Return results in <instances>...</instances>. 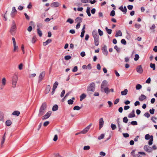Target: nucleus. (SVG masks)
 Instances as JSON below:
<instances>
[{
    "mask_svg": "<svg viewBox=\"0 0 157 157\" xmlns=\"http://www.w3.org/2000/svg\"><path fill=\"white\" fill-rule=\"evenodd\" d=\"M6 80L5 78H2V84H0V89H2L6 84Z\"/></svg>",
    "mask_w": 157,
    "mask_h": 157,
    "instance_id": "nucleus-9",
    "label": "nucleus"
},
{
    "mask_svg": "<svg viewBox=\"0 0 157 157\" xmlns=\"http://www.w3.org/2000/svg\"><path fill=\"white\" fill-rule=\"evenodd\" d=\"M95 45L97 46L99 43V36L94 38Z\"/></svg>",
    "mask_w": 157,
    "mask_h": 157,
    "instance_id": "nucleus-16",
    "label": "nucleus"
},
{
    "mask_svg": "<svg viewBox=\"0 0 157 157\" xmlns=\"http://www.w3.org/2000/svg\"><path fill=\"white\" fill-rule=\"evenodd\" d=\"M92 35L94 38L99 36L98 34L97 31L96 30H94L92 32Z\"/></svg>",
    "mask_w": 157,
    "mask_h": 157,
    "instance_id": "nucleus-19",
    "label": "nucleus"
},
{
    "mask_svg": "<svg viewBox=\"0 0 157 157\" xmlns=\"http://www.w3.org/2000/svg\"><path fill=\"white\" fill-rule=\"evenodd\" d=\"M123 121L124 122L126 123L128 122V119L126 117H125L123 118Z\"/></svg>",
    "mask_w": 157,
    "mask_h": 157,
    "instance_id": "nucleus-42",
    "label": "nucleus"
},
{
    "mask_svg": "<svg viewBox=\"0 0 157 157\" xmlns=\"http://www.w3.org/2000/svg\"><path fill=\"white\" fill-rule=\"evenodd\" d=\"M139 58V56L138 55L136 54L135 56L134 59L135 61H137Z\"/></svg>",
    "mask_w": 157,
    "mask_h": 157,
    "instance_id": "nucleus-45",
    "label": "nucleus"
},
{
    "mask_svg": "<svg viewBox=\"0 0 157 157\" xmlns=\"http://www.w3.org/2000/svg\"><path fill=\"white\" fill-rule=\"evenodd\" d=\"M145 138L146 140H148L150 139V136L149 134H147L145 135Z\"/></svg>",
    "mask_w": 157,
    "mask_h": 157,
    "instance_id": "nucleus-47",
    "label": "nucleus"
},
{
    "mask_svg": "<svg viewBox=\"0 0 157 157\" xmlns=\"http://www.w3.org/2000/svg\"><path fill=\"white\" fill-rule=\"evenodd\" d=\"M81 109V107L78 105L74 106L73 108L74 110H79Z\"/></svg>",
    "mask_w": 157,
    "mask_h": 157,
    "instance_id": "nucleus-40",
    "label": "nucleus"
},
{
    "mask_svg": "<svg viewBox=\"0 0 157 157\" xmlns=\"http://www.w3.org/2000/svg\"><path fill=\"white\" fill-rule=\"evenodd\" d=\"M153 136L152 135L150 136V139L149 140L148 142V144L149 145H152L153 144L152 142L153 141Z\"/></svg>",
    "mask_w": 157,
    "mask_h": 157,
    "instance_id": "nucleus-26",
    "label": "nucleus"
},
{
    "mask_svg": "<svg viewBox=\"0 0 157 157\" xmlns=\"http://www.w3.org/2000/svg\"><path fill=\"white\" fill-rule=\"evenodd\" d=\"M90 8L89 7H88L86 9V12L87 14L88 15L89 17H90L91 16V14L90 13Z\"/></svg>",
    "mask_w": 157,
    "mask_h": 157,
    "instance_id": "nucleus-31",
    "label": "nucleus"
},
{
    "mask_svg": "<svg viewBox=\"0 0 157 157\" xmlns=\"http://www.w3.org/2000/svg\"><path fill=\"white\" fill-rule=\"evenodd\" d=\"M151 79L150 78H149L146 81V83H150L151 82Z\"/></svg>",
    "mask_w": 157,
    "mask_h": 157,
    "instance_id": "nucleus-64",
    "label": "nucleus"
},
{
    "mask_svg": "<svg viewBox=\"0 0 157 157\" xmlns=\"http://www.w3.org/2000/svg\"><path fill=\"white\" fill-rule=\"evenodd\" d=\"M17 11L15 7H13L12 8V10L11 12L10 15L12 17H13L17 13Z\"/></svg>",
    "mask_w": 157,
    "mask_h": 157,
    "instance_id": "nucleus-12",
    "label": "nucleus"
},
{
    "mask_svg": "<svg viewBox=\"0 0 157 157\" xmlns=\"http://www.w3.org/2000/svg\"><path fill=\"white\" fill-rule=\"evenodd\" d=\"M104 91L105 93L106 94H108L110 92V90L108 87L104 88L103 89V91Z\"/></svg>",
    "mask_w": 157,
    "mask_h": 157,
    "instance_id": "nucleus-29",
    "label": "nucleus"
},
{
    "mask_svg": "<svg viewBox=\"0 0 157 157\" xmlns=\"http://www.w3.org/2000/svg\"><path fill=\"white\" fill-rule=\"evenodd\" d=\"M114 48L118 52H120V49L117 46V45H116L114 46Z\"/></svg>",
    "mask_w": 157,
    "mask_h": 157,
    "instance_id": "nucleus-60",
    "label": "nucleus"
},
{
    "mask_svg": "<svg viewBox=\"0 0 157 157\" xmlns=\"http://www.w3.org/2000/svg\"><path fill=\"white\" fill-rule=\"evenodd\" d=\"M122 36V33L121 30H119L118 31L116 32L115 36L116 37H117L119 36Z\"/></svg>",
    "mask_w": 157,
    "mask_h": 157,
    "instance_id": "nucleus-22",
    "label": "nucleus"
},
{
    "mask_svg": "<svg viewBox=\"0 0 157 157\" xmlns=\"http://www.w3.org/2000/svg\"><path fill=\"white\" fill-rule=\"evenodd\" d=\"M144 149L145 151L148 152H151L152 151V147L147 145H145L144 146Z\"/></svg>",
    "mask_w": 157,
    "mask_h": 157,
    "instance_id": "nucleus-7",
    "label": "nucleus"
},
{
    "mask_svg": "<svg viewBox=\"0 0 157 157\" xmlns=\"http://www.w3.org/2000/svg\"><path fill=\"white\" fill-rule=\"evenodd\" d=\"M16 28V27L15 21H13L12 24L11 29L10 31V33L13 35H14L15 33Z\"/></svg>",
    "mask_w": 157,
    "mask_h": 157,
    "instance_id": "nucleus-3",
    "label": "nucleus"
},
{
    "mask_svg": "<svg viewBox=\"0 0 157 157\" xmlns=\"http://www.w3.org/2000/svg\"><path fill=\"white\" fill-rule=\"evenodd\" d=\"M58 139V136L57 135H55L54 138L53 139V140L54 141H57Z\"/></svg>",
    "mask_w": 157,
    "mask_h": 157,
    "instance_id": "nucleus-63",
    "label": "nucleus"
},
{
    "mask_svg": "<svg viewBox=\"0 0 157 157\" xmlns=\"http://www.w3.org/2000/svg\"><path fill=\"white\" fill-rule=\"evenodd\" d=\"M51 41L52 40L51 39H48L45 42H43V45L45 46L51 43Z\"/></svg>",
    "mask_w": 157,
    "mask_h": 157,
    "instance_id": "nucleus-23",
    "label": "nucleus"
},
{
    "mask_svg": "<svg viewBox=\"0 0 157 157\" xmlns=\"http://www.w3.org/2000/svg\"><path fill=\"white\" fill-rule=\"evenodd\" d=\"M92 125V124L90 123L88 126L86 127L84 129H83L82 131L80 132V133H81L82 134H85L87 132L90 128L91 126Z\"/></svg>",
    "mask_w": 157,
    "mask_h": 157,
    "instance_id": "nucleus-5",
    "label": "nucleus"
},
{
    "mask_svg": "<svg viewBox=\"0 0 157 157\" xmlns=\"http://www.w3.org/2000/svg\"><path fill=\"white\" fill-rule=\"evenodd\" d=\"M105 29L107 32L109 34H110L112 33V30L110 29H109L108 27H106Z\"/></svg>",
    "mask_w": 157,
    "mask_h": 157,
    "instance_id": "nucleus-35",
    "label": "nucleus"
},
{
    "mask_svg": "<svg viewBox=\"0 0 157 157\" xmlns=\"http://www.w3.org/2000/svg\"><path fill=\"white\" fill-rule=\"evenodd\" d=\"M46 109L47 104L45 102H44L42 103L39 109L38 114V116L40 117L43 115L46 112Z\"/></svg>",
    "mask_w": 157,
    "mask_h": 157,
    "instance_id": "nucleus-1",
    "label": "nucleus"
},
{
    "mask_svg": "<svg viewBox=\"0 0 157 157\" xmlns=\"http://www.w3.org/2000/svg\"><path fill=\"white\" fill-rule=\"evenodd\" d=\"M80 55L82 57H84L86 56L85 53L84 52H82L80 53Z\"/></svg>",
    "mask_w": 157,
    "mask_h": 157,
    "instance_id": "nucleus-61",
    "label": "nucleus"
},
{
    "mask_svg": "<svg viewBox=\"0 0 157 157\" xmlns=\"http://www.w3.org/2000/svg\"><path fill=\"white\" fill-rule=\"evenodd\" d=\"M144 116L147 118H148L150 117V115L148 113L146 112L144 114Z\"/></svg>",
    "mask_w": 157,
    "mask_h": 157,
    "instance_id": "nucleus-59",
    "label": "nucleus"
},
{
    "mask_svg": "<svg viewBox=\"0 0 157 157\" xmlns=\"http://www.w3.org/2000/svg\"><path fill=\"white\" fill-rule=\"evenodd\" d=\"M74 101L72 100L69 99L68 101L67 102L69 105H72Z\"/></svg>",
    "mask_w": 157,
    "mask_h": 157,
    "instance_id": "nucleus-48",
    "label": "nucleus"
},
{
    "mask_svg": "<svg viewBox=\"0 0 157 157\" xmlns=\"http://www.w3.org/2000/svg\"><path fill=\"white\" fill-rule=\"evenodd\" d=\"M102 52L105 55L107 56L108 54V52L107 49V47L106 45H104L102 49Z\"/></svg>",
    "mask_w": 157,
    "mask_h": 157,
    "instance_id": "nucleus-11",
    "label": "nucleus"
},
{
    "mask_svg": "<svg viewBox=\"0 0 157 157\" xmlns=\"http://www.w3.org/2000/svg\"><path fill=\"white\" fill-rule=\"evenodd\" d=\"M64 58L65 60H68L71 58V56L69 55L66 56H65Z\"/></svg>",
    "mask_w": 157,
    "mask_h": 157,
    "instance_id": "nucleus-52",
    "label": "nucleus"
},
{
    "mask_svg": "<svg viewBox=\"0 0 157 157\" xmlns=\"http://www.w3.org/2000/svg\"><path fill=\"white\" fill-rule=\"evenodd\" d=\"M51 89V86L50 85H48L46 86V89L45 90V93L46 94H47L50 91Z\"/></svg>",
    "mask_w": 157,
    "mask_h": 157,
    "instance_id": "nucleus-20",
    "label": "nucleus"
},
{
    "mask_svg": "<svg viewBox=\"0 0 157 157\" xmlns=\"http://www.w3.org/2000/svg\"><path fill=\"white\" fill-rule=\"evenodd\" d=\"M13 51L14 52H17L18 51V46L16 44H13Z\"/></svg>",
    "mask_w": 157,
    "mask_h": 157,
    "instance_id": "nucleus-27",
    "label": "nucleus"
},
{
    "mask_svg": "<svg viewBox=\"0 0 157 157\" xmlns=\"http://www.w3.org/2000/svg\"><path fill=\"white\" fill-rule=\"evenodd\" d=\"M115 15V12L114 10L111 11L110 13V15L112 16H114Z\"/></svg>",
    "mask_w": 157,
    "mask_h": 157,
    "instance_id": "nucleus-56",
    "label": "nucleus"
},
{
    "mask_svg": "<svg viewBox=\"0 0 157 157\" xmlns=\"http://www.w3.org/2000/svg\"><path fill=\"white\" fill-rule=\"evenodd\" d=\"M37 27H38V28L37 29V33L38 35H39V36L40 37H41V36H42V32L40 30V29L39 28V27L38 25H37Z\"/></svg>",
    "mask_w": 157,
    "mask_h": 157,
    "instance_id": "nucleus-25",
    "label": "nucleus"
},
{
    "mask_svg": "<svg viewBox=\"0 0 157 157\" xmlns=\"http://www.w3.org/2000/svg\"><path fill=\"white\" fill-rule=\"evenodd\" d=\"M150 66L151 68L153 69V70H154L155 69V64L154 63H151L150 64Z\"/></svg>",
    "mask_w": 157,
    "mask_h": 157,
    "instance_id": "nucleus-36",
    "label": "nucleus"
},
{
    "mask_svg": "<svg viewBox=\"0 0 157 157\" xmlns=\"http://www.w3.org/2000/svg\"><path fill=\"white\" fill-rule=\"evenodd\" d=\"M155 109L153 108H152L151 109H150L149 110V112L151 114H153L154 113Z\"/></svg>",
    "mask_w": 157,
    "mask_h": 157,
    "instance_id": "nucleus-54",
    "label": "nucleus"
},
{
    "mask_svg": "<svg viewBox=\"0 0 157 157\" xmlns=\"http://www.w3.org/2000/svg\"><path fill=\"white\" fill-rule=\"evenodd\" d=\"M65 94V90H63L61 93L60 97L61 98L63 97L64 96Z\"/></svg>",
    "mask_w": 157,
    "mask_h": 157,
    "instance_id": "nucleus-55",
    "label": "nucleus"
},
{
    "mask_svg": "<svg viewBox=\"0 0 157 157\" xmlns=\"http://www.w3.org/2000/svg\"><path fill=\"white\" fill-rule=\"evenodd\" d=\"M111 128L112 130H114L116 128V125L113 124H112L111 125Z\"/></svg>",
    "mask_w": 157,
    "mask_h": 157,
    "instance_id": "nucleus-46",
    "label": "nucleus"
},
{
    "mask_svg": "<svg viewBox=\"0 0 157 157\" xmlns=\"http://www.w3.org/2000/svg\"><path fill=\"white\" fill-rule=\"evenodd\" d=\"M52 113V112L50 111H48L46 114L43 116L42 118V120H44L48 118L50 116Z\"/></svg>",
    "mask_w": 157,
    "mask_h": 157,
    "instance_id": "nucleus-10",
    "label": "nucleus"
},
{
    "mask_svg": "<svg viewBox=\"0 0 157 157\" xmlns=\"http://www.w3.org/2000/svg\"><path fill=\"white\" fill-rule=\"evenodd\" d=\"M121 43L124 45H125L126 44V42L124 39H122L121 40Z\"/></svg>",
    "mask_w": 157,
    "mask_h": 157,
    "instance_id": "nucleus-53",
    "label": "nucleus"
},
{
    "mask_svg": "<svg viewBox=\"0 0 157 157\" xmlns=\"http://www.w3.org/2000/svg\"><path fill=\"white\" fill-rule=\"evenodd\" d=\"M135 27L137 29H139L141 27L140 25L136 24L135 25Z\"/></svg>",
    "mask_w": 157,
    "mask_h": 157,
    "instance_id": "nucleus-58",
    "label": "nucleus"
},
{
    "mask_svg": "<svg viewBox=\"0 0 157 157\" xmlns=\"http://www.w3.org/2000/svg\"><path fill=\"white\" fill-rule=\"evenodd\" d=\"M20 114V112L18 111H14L12 113V114L14 115H16L18 116Z\"/></svg>",
    "mask_w": 157,
    "mask_h": 157,
    "instance_id": "nucleus-30",
    "label": "nucleus"
},
{
    "mask_svg": "<svg viewBox=\"0 0 157 157\" xmlns=\"http://www.w3.org/2000/svg\"><path fill=\"white\" fill-rule=\"evenodd\" d=\"M136 71L137 72L140 74H141L143 73V69L141 65L138 66L136 68Z\"/></svg>",
    "mask_w": 157,
    "mask_h": 157,
    "instance_id": "nucleus-14",
    "label": "nucleus"
},
{
    "mask_svg": "<svg viewBox=\"0 0 157 157\" xmlns=\"http://www.w3.org/2000/svg\"><path fill=\"white\" fill-rule=\"evenodd\" d=\"M18 80V77L16 75H14L12 80V86L13 88H14L16 87L17 82Z\"/></svg>",
    "mask_w": 157,
    "mask_h": 157,
    "instance_id": "nucleus-4",
    "label": "nucleus"
},
{
    "mask_svg": "<svg viewBox=\"0 0 157 157\" xmlns=\"http://www.w3.org/2000/svg\"><path fill=\"white\" fill-rule=\"evenodd\" d=\"M45 71L42 72L40 75L39 77V82H41L45 75Z\"/></svg>",
    "mask_w": 157,
    "mask_h": 157,
    "instance_id": "nucleus-8",
    "label": "nucleus"
},
{
    "mask_svg": "<svg viewBox=\"0 0 157 157\" xmlns=\"http://www.w3.org/2000/svg\"><path fill=\"white\" fill-rule=\"evenodd\" d=\"M131 124L133 125H136L137 124V123L136 121H133L131 122Z\"/></svg>",
    "mask_w": 157,
    "mask_h": 157,
    "instance_id": "nucleus-50",
    "label": "nucleus"
},
{
    "mask_svg": "<svg viewBox=\"0 0 157 157\" xmlns=\"http://www.w3.org/2000/svg\"><path fill=\"white\" fill-rule=\"evenodd\" d=\"M67 22H69L71 24H72L73 22V20L71 18H68L67 21Z\"/></svg>",
    "mask_w": 157,
    "mask_h": 157,
    "instance_id": "nucleus-41",
    "label": "nucleus"
},
{
    "mask_svg": "<svg viewBox=\"0 0 157 157\" xmlns=\"http://www.w3.org/2000/svg\"><path fill=\"white\" fill-rule=\"evenodd\" d=\"M133 6L132 5H129L127 6V8L129 10H132V9L133 8Z\"/></svg>",
    "mask_w": 157,
    "mask_h": 157,
    "instance_id": "nucleus-57",
    "label": "nucleus"
},
{
    "mask_svg": "<svg viewBox=\"0 0 157 157\" xmlns=\"http://www.w3.org/2000/svg\"><path fill=\"white\" fill-rule=\"evenodd\" d=\"M135 111L134 110H133L128 116V117L129 118H132L135 117Z\"/></svg>",
    "mask_w": 157,
    "mask_h": 157,
    "instance_id": "nucleus-21",
    "label": "nucleus"
},
{
    "mask_svg": "<svg viewBox=\"0 0 157 157\" xmlns=\"http://www.w3.org/2000/svg\"><path fill=\"white\" fill-rule=\"evenodd\" d=\"M107 86L108 84L107 81L105 80L103 81L101 85V91H103L104 88Z\"/></svg>",
    "mask_w": 157,
    "mask_h": 157,
    "instance_id": "nucleus-6",
    "label": "nucleus"
},
{
    "mask_svg": "<svg viewBox=\"0 0 157 157\" xmlns=\"http://www.w3.org/2000/svg\"><path fill=\"white\" fill-rule=\"evenodd\" d=\"M58 107L57 105H55L53 107L52 110L53 111H56L58 109Z\"/></svg>",
    "mask_w": 157,
    "mask_h": 157,
    "instance_id": "nucleus-34",
    "label": "nucleus"
},
{
    "mask_svg": "<svg viewBox=\"0 0 157 157\" xmlns=\"http://www.w3.org/2000/svg\"><path fill=\"white\" fill-rule=\"evenodd\" d=\"M104 124V121L103 120L102 118H101L99 120V129H101V128L103 127Z\"/></svg>",
    "mask_w": 157,
    "mask_h": 157,
    "instance_id": "nucleus-13",
    "label": "nucleus"
},
{
    "mask_svg": "<svg viewBox=\"0 0 157 157\" xmlns=\"http://www.w3.org/2000/svg\"><path fill=\"white\" fill-rule=\"evenodd\" d=\"M98 33L100 36H102L103 35V33L102 31H101L100 29L98 30Z\"/></svg>",
    "mask_w": 157,
    "mask_h": 157,
    "instance_id": "nucleus-43",
    "label": "nucleus"
},
{
    "mask_svg": "<svg viewBox=\"0 0 157 157\" xmlns=\"http://www.w3.org/2000/svg\"><path fill=\"white\" fill-rule=\"evenodd\" d=\"M82 18L80 17H78L75 19L76 22H78V23H80L82 21Z\"/></svg>",
    "mask_w": 157,
    "mask_h": 157,
    "instance_id": "nucleus-24",
    "label": "nucleus"
},
{
    "mask_svg": "<svg viewBox=\"0 0 157 157\" xmlns=\"http://www.w3.org/2000/svg\"><path fill=\"white\" fill-rule=\"evenodd\" d=\"M95 85L94 82H91L87 87V91L90 94H91L95 90Z\"/></svg>",
    "mask_w": 157,
    "mask_h": 157,
    "instance_id": "nucleus-2",
    "label": "nucleus"
},
{
    "mask_svg": "<svg viewBox=\"0 0 157 157\" xmlns=\"http://www.w3.org/2000/svg\"><path fill=\"white\" fill-rule=\"evenodd\" d=\"M86 97V95L84 94H83L80 96V101H82Z\"/></svg>",
    "mask_w": 157,
    "mask_h": 157,
    "instance_id": "nucleus-32",
    "label": "nucleus"
},
{
    "mask_svg": "<svg viewBox=\"0 0 157 157\" xmlns=\"http://www.w3.org/2000/svg\"><path fill=\"white\" fill-rule=\"evenodd\" d=\"M90 149V147L89 146H86L84 147L83 149L84 150H88Z\"/></svg>",
    "mask_w": 157,
    "mask_h": 157,
    "instance_id": "nucleus-51",
    "label": "nucleus"
},
{
    "mask_svg": "<svg viewBox=\"0 0 157 157\" xmlns=\"http://www.w3.org/2000/svg\"><path fill=\"white\" fill-rule=\"evenodd\" d=\"M105 135L104 134H101L100 136L98 137V139L99 140L103 139Z\"/></svg>",
    "mask_w": 157,
    "mask_h": 157,
    "instance_id": "nucleus-44",
    "label": "nucleus"
},
{
    "mask_svg": "<svg viewBox=\"0 0 157 157\" xmlns=\"http://www.w3.org/2000/svg\"><path fill=\"white\" fill-rule=\"evenodd\" d=\"M78 70V67L76 66H75L72 70V71L73 72H76Z\"/></svg>",
    "mask_w": 157,
    "mask_h": 157,
    "instance_id": "nucleus-49",
    "label": "nucleus"
},
{
    "mask_svg": "<svg viewBox=\"0 0 157 157\" xmlns=\"http://www.w3.org/2000/svg\"><path fill=\"white\" fill-rule=\"evenodd\" d=\"M124 137L125 138L128 137H129V134L127 133H123V134Z\"/></svg>",
    "mask_w": 157,
    "mask_h": 157,
    "instance_id": "nucleus-62",
    "label": "nucleus"
},
{
    "mask_svg": "<svg viewBox=\"0 0 157 157\" xmlns=\"http://www.w3.org/2000/svg\"><path fill=\"white\" fill-rule=\"evenodd\" d=\"M36 41V36H34L32 38V42L33 43H34Z\"/></svg>",
    "mask_w": 157,
    "mask_h": 157,
    "instance_id": "nucleus-38",
    "label": "nucleus"
},
{
    "mask_svg": "<svg viewBox=\"0 0 157 157\" xmlns=\"http://www.w3.org/2000/svg\"><path fill=\"white\" fill-rule=\"evenodd\" d=\"M12 124V122L10 120H7L6 122V124L7 126H10Z\"/></svg>",
    "mask_w": 157,
    "mask_h": 157,
    "instance_id": "nucleus-37",
    "label": "nucleus"
},
{
    "mask_svg": "<svg viewBox=\"0 0 157 157\" xmlns=\"http://www.w3.org/2000/svg\"><path fill=\"white\" fill-rule=\"evenodd\" d=\"M119 9L123 12L125 14L126 13L127 10L125 6H124V8H123L122 6H121L119 7Z\"/></svg>",
    "mask_w": 157,
    "mask_h": 157,
    "instance_id": "nucleus-15",
    "label": "nucleus"
},
{
    "mask_svg": "<svg viewBox=\"0 0 157 157\" xmlns=\"http://www.w3.org/2000/svg\"><path fill=\"white\" fill-rule=\"evenodd\" d=\"M60 4L58 2H52L51 4V6L52 7H59L60 5Z\"/></svg>",
    "mask_w": 157,
    "mask_h": 157,
    "instance_id": "nucleus-17",
    "label": "nucleus"
},
{
    "mask_svg": "<svg viewBox=\"0 0 157 157\" xmlns=\"http://www.w3.org/2000/svg\"><path fill=\"white\" fill-rule=\"evenodd\" d=\"M142 86L140 84H138L136 86V89L137 90H140Z\"/></svg>",
    "mask_w": 157,
    "mask_h": 157,
    "instance_id": "nucleus-39",
    "label": "nucleus"
},
{
    "mask_svg": "<svg viewBox=\"0 0 157 157\" xmlns=\"http://www.w3.org/2000/svg\"><path fill=\"white\" fill-rule=\"evenodd\" d=\"M58 82L56 81L54 84L53 86V89H54V90L55 89L57 88V86L58 85Z\"/></svg>",
    "mask_w": 157,
    "mask_h": 157,
    "instance_id": "nucleus-33",
    "label": "nucleus"
},
{
    "mask_svg": "<svg viewBox=\"0 0 157 157\" xmlns=\"http://www.w3.org/2000/svg\"><path fill=\"white\" fill-rule=\"evenodd\" d=\"M147 97L144 94H142L139 98V100L140 101H143L144 100L146 99Z\"/></svg>",
    "mask_w": 157,
    "mask_h": 157,
    "instance_id": "nucleus-18",
    "label": "nucleus"
},
{
    "mask_svg": "<svg viewBox=\"0 0 157 157\" xmlns=\"http://www.w3.org/2000/svg\"><path fill=\"white\" fill-rule=\"evenodd\" d=\"M128 92V90L127 89H125L123 91H122L121 92V94L122 95H126L127 94Z\"/></svg>",
    "mask_w": 157,
    "mask_h": 157,
    "instance_id": "nucleus-28",
    "label": "nucleus"
}]
</instances>
